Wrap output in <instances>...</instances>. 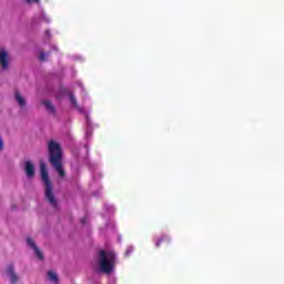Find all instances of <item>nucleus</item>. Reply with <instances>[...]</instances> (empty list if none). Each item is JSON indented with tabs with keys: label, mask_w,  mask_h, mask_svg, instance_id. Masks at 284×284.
<instances>
[{
	"label": "nucleus",
	"mask_w": 284,
	"mask_h": 284,
	"mask_svg": "<svg viewBox=\"0 0 284 284\" xmlns=\"http://www.w3.org/2000/svg\"><path fill=\"white\" fill-rule=\"evenodd\" d=\"M49 281H51V283H59V275H57V273H54L53 271H49L47 274Z\"/></svg>",
	"instance_id": "9d476101"
},
{
	"label": "nucleus",
	"mask_w": 284,
	"mask_h": 284,
	"mask_svg": "<svg viewBox=\"0 0 284 284\" xmlns=\"http://www.w3.org/2000/svg\"><path fill=\"white\" fill-rule=\"evenodd\" d=\"M130 254H132V248H128V250L125 251V256H130Z\"/></svg>",
	"instance_id": "dca6fc26"
},
{
	"label": "nucleus",
	"mask_w": 284,
	"mask_h": 284,
	"mask_svg": "<svg viewBox=\"0 0 284 284\" xmlns=\"http://www.w3.org/2000/svg\"><path fill=\"white\" fill-rule=\"evenodd\" d=\"M48 152L49 162L51 163L52 168H54L59 176H65V171L63 170V150H61V144L53 140L49 141Z\"/></svg>",
	"instance_id": "f257e3e1"
},
{
	"label": "nucleus",
	"mask_w": 284,
	"mask_h": 284,
	"mask_svg": "<svg viewBox=\"0 0 284 284\" xmlns=\"http://www.w3.org/2000/svg\"><path fill=\"white\" fill-rule=\"evenodd\" d=\"M100 258V270L104 272V274H110L112 270H114V263L116 262V255L112 252H106L105 250H101L98 253Z\"/></svg>",
	"instance_id": "7ed1b4c3"
},
{
	"label": "nucleus",
	"mask_w": 284,
	"mask_h": 284,
	"mask_svg": "<svg viewBox=\"0 0 284 284\" xmlns=\"http://www.w3.org/2000/svg\"><path fill=\"white\" fill-rule=\"evenodd\" d=\"M80 222L82 225H85L88 223V217H82Z\"/></svg>",
	"instance_id": "4468645a"
},
{
	"label": "nucleus",
	"mask_w": 284,
	"mask_h": 284,
	"mask_svg": "<svg viewBox=\"0 0 284 284\" xmlns=\"http://www.w3.org/2000/svg\"><path fill=\"white\" fill-rule=\"evenodd\" d=\"M42 105H44V108L48 110V112H50L51 114H57V108L54 106V104H52V102L50 100H43L41 102Z\"/></svg>",
	"instance_id": "6e6552de"
},
{
	"label": "nucleus",
	"mask_w": 284,
	"mask_h": 284,
	"mask_svg": "<svg viewBox=\"0 0 284 284\" xmlns=\"http://www.w3.org/2000/svg\"><path fill=\"white\" fill-rule=\"evenodd\" d=\"M27 244L29 245V247H31V250H33L36 256L39 258V261H43V253L41 252V250H39V246H37V243H34V240L31 237L27 239Z\"/></svg>",
	"instance_id": "39448f33"
},
{
	"label": "nucleus",
	"mask_w": 284,
	"mask_h": 284,
	"mask_svg": "<svg viewBox=\"0 0 284 284\" xmlns=\"http://www.w3.org/2000/svg\"><path fill=\"white\" fill-rule=\"evenodd\" d=\"M14 97L18 105H20V108H26V98L19 91H16Z\"/></svg>",
	"instance_id": "1a4fd4ad"
},
{
	"label": "nucleus",
	"mask_w": 284,
	"mask_h": 284,
	"mask_svg": "<svg viewBox=\"0 0 284 284\" xmlns=\"http://www.w3.org/2000/svg\"><path fill=\"white\" fill-rule=\"evenodd\" d=\"M27 3H39V0H24Z\"/></svg>",
	"instance_id": "2eb2a0df"
},
{
	"label": "nucleus",
	"mask_w": 284,
	"mask_h": 284,
	"mask_svg": "<svg viewBox=\"0 0 284 284\" xmlns=\"http://www.w3.org/2000/svg\"><path fill=\"white\" fill-rule=\"evenodd\" d=\"M69 99H70L71 105L77 110H79V103L77 102V98H74V94L70 93Z\"/></svg>",
	"instance_id": "f8f14e48"
},
{
	"label": "nucleus",
	"mask_w": 284,
	"mask_h": 284,
	"mask_svg": "<svg viewBox=\"0 0 284 284\" xmlns=\"http://www.w3.org/2000/svg\"><path fill=\"white\" fill-rule=\"evenodd\" d=\"M39 60L40 61H45V52L40 51Z\"/></svg>",
	"instance_id": "ddd939ff"
},
{
	"label": "nucleus",
	"mask_w": 284,
	"mask_h": 284,
	"mask_svg": "<svg viewBox=\"0 0 284 284\" xmlns=\"http://www.w3.org/2000/svg\"><path fill=\"white\" fill-rule=\"evenodd\" d=\"M0 68L2 70H8L10 68V60H8V51L6 49L0 48Z\"/></svg>",
	"instance_id": "20e7f679"
},
{
	"label": "nucleus",
	"mask_w": 284,
	"mask_h": 284,
	"mask_svg": "<svg viewBox=\"0 0 284 284\" xmlns=\"http://www.w3.org/2000/svg\"><path fill=\"white\" fill-rule=\"evenodd\" d=\"M40 174H41L42 182L45 185V190H44L45 199L47 201H49L52 207H57L58 202H57V197L54 196V193L52 192V182L50 181V175L48 174V166L43 162L40 164Z\"/></svg>",
	"instance_id": "f03ea898"
},
{
	"label": "nucleus",
	"mask_w": 284,
	"mask_h": 284,
	"mask_svg": "<svg viewBox=\"0 0 284 284\" xmlns=\"http://www.w3.org/2000/svg\"><path fill=\"white\" fill-rule=\"evenodd\" d=\"M24 172L28 179H32V176H34V164L30 161H27L24 165Z\"/></svg>",
	"instance_id": "0eeeda50"
},
{
	"label": "nucleus",
	"mask_w": 284,
	"mask_h": 284,
	"mask_svg": "<svg viewBox=\"0 0 284 284\" xmlns=\"http://www.w3.org/2000/svg\"><path fill=\"white\" fill-rule=\"evenodd\" d=\"M170 236L168 235H162L161 239L158 240L155 243V247H161V243H170Z\"/></svg>",
	"instance_id": "9b49d317"
},
{
	"label": "nucleus",
	"mask_w": 284,
	"mask_h": 284,
	"mask_svg": "<svg viewBox=\"0 0 284 284\" xmlns=\"http://www.w3.org/2000/svg\"><path fill=\"white\" fill-rule=\"evenodd\" d=\"M7 274L10 278L11 284H17L19 283V275L17 272H14V264H9L7 267Z\"/></svg>",
	"instance_id": "423d86ee"
}]
</instances>
